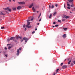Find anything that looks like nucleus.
<instances>
[{"mask_svg": "<svg viewBox=\"0 0 75 75\" xmlns=\"http://www.w3.org/2000/svg\"><path fill=\"white\" fill-rule=\"evenodd\" d=\"M31 20H32V21H33V18H32L31 19Z\"/></svg>", "mask_w": 75, "mask_h": 75, "instance_id": "nucleus-52", "label": "nucleus"}, {"mask_svg": "<svg viewBox=\"0 0 75 75\" xmlns=\"http://www.w3.org/2000/svg\"><path fill=\"white\" fill-rule=\"evenodd\" d=\"M13 1H15V0H12Z\"/></svg>", "mask_w": 75, "mask_h": 75, "instance_id": "nucleus-59", "label": "nucleus"}, {"mask_svg": "<svg viewBox=\"0 0 75 75\" xmlns=\"http://www.w3.org/2000/svg\"><path fill=\"white\" fill-rule=\"evenodd\" d=\"M70 13H72V12H70Z\"/></svg>", "mask_w": 75, "mask_h": 75, "instance_id": "nucleus-60", "label": "nucleus"}, {"mask_svg": "<svg viewBox=\"0 0 75 75\" xmlns=\"http://www.w3.org/2000/svg\"><path fill=\"white\" fill-rule=\"evenodd\" d=\"M71 60H70L68 63V65H69L70 64V63H71Z\"/></svg>", "mask_w": 75, "mask_h": 75, "instance_id": "nucleus-18", "label": "nucleus"}, {"mask_svg": "<svg viewBox=\"0 0 75 75\" xmlns=\"http://www.w3.org/2000/svg\"><path fill=\"white\" fill-rule=\"evenodd\" d=\"M52 8H54V5H52L51 6Z\"/></svg>", "mask_w": 75, "mask_h": 75, "instance_id": "nucleus-34", "label": "nucleus"}, {"mask_svg": "<svg viewBox=\"0 0 75 75\" xmlns=\"http://www.w3.org/2000/svg\"><path fill=\"white\" fill-rule=\"evenodd\" d=\"M5 50H7V47H5Z\"/></svg>", "mask_w": 75, "mask_h": 75, "instance_id": "nucleus-49", "label": "nucleus"}, {"mask_svg": "<svg viewBox=\"0 0 75 75\" xmlns=\"http://www.w3.org/2000/svg\"><path fill=\"white\" fill-rule=\"evenodd\" d=\"M71 7H74V4H73V2L71 3V5L70 6Z\"/></svg>", "mask_w": 75, "mask_h": 75, "instance_id": "nucleus-13", "label": "nucleus"}, {"mask_svg": "<svg viewBox=\"0 0 75 75\" xmlns=\"http://www.w3.org/2000/svg\"><path fill=\"white\" fill-rule=\"evenodd\" d=\"M67 6H68V7H69V6H70V5L69 4H67Z\"/></svg>", "mask_w": 75, "mask_h": 75, "instance_id": "nucleus-28", "label": "nucleus"}, {"mask_svg": "<svg viewBox=\"0 0 75 75\" xmlns=\"http://www.w3.org/2000/svg\"><path fill=\"white\" fill-rule=\"evenodd\" d=\"M58 21L59 23H61V20H58Z\"/></svg>", "mask_w": 75, "mask_h": 75, "instance_id": "nucleus-24", "label": "nucleus"}, {"mask_svg": "<svg viewBox=\"0 0 75 75\" xmlns=\"http://www.w3.org/2000/svg\"><path fill=\"white\" fill-rule=\"evenodd\" d=\"M74 9H75V7L74 8Z\"/></svg>", "mask_w": 75, "mask_h": 75, "instance_id": "nucleus-64", "label": "nucleus"}, {"mask_svg": "<svg viewBox=\"0 0 75 75\" xmlns=\"http://www.w3.org/2000/svg\"><path fill=\"white\" fill-rule=\"evenodd\" d=\"M0 15H3V16H5V13L3 11H0Z\"/></svg>", "mask_w": 75, "mask_h": 75, "instance_id": "nucleus-3", "label": "nucleus"}, {"mask_svg": "<svg viewBox=\"0 0 75 75\" xmlns=\"http://www.w3.org/2000/svg\"><path fill=\"white\" fill-rule=\"evenodd\" d=\"M30 20H28L27 21V22L28 23L26 25V26L27 27H28V28H30L31 27V26H29V25L30 24V22H28V21H30Z\"/></svg>", "mask_w": 75, "mask_h": 75, "instance_id": "nucleus-1", "label": "nucleus"}, {"mask_svg": "<svg viewBox=\"0 0 75 75\" xmlns=\"http://www.w3.org/2000/svg\"><path fill=\"white\" fill-rule=\"evenodd\" d=\"M21 42H23V39H21Z\"/></svg>", "mask_w": 75, "mask_h": 75, "instance_id": "nucleus-36", "label": "nucleus"}, {"mask_svg": "<svg viewBox=\"0 0 75 75\" xmlns=\"http://www.w3.org/2000/svg\"><path fill=\"white\" fill-rule=\"evenodd\" d=\"M41 18L39 20V21H41Z\"/></svg>", "mask_w": 75, "mask_h": 75, "instance_id": "nucleus-45", "label": "nucleus"}, {"mask_svg": "<svg viewBox=\"0 0 75 75\" xmlns=\"http://www.w3.org/2000/svg\"><path fill=\"white\" fill-rule=\"evenodd\" d=\"M37 24H38V25H39V24H40V23H38Z\"/></svg>", "mask_w": 75, "mask_h": 75, "instance_id": "nucleus-53", "label": "nucleus"}, {"mask_svg": "<svg viewBox=\"0 0 75 75\" xmlns=\"http://www.w3.org/2000/svg\"><path fill=\"white\" fill-rule=\"evenodd\" d=\"M53 75H55V73L54 72V73L53 74Z\"/></svg>", "mask_w": 75, "mask_h": 75, "instance_id": "nucleus-40", "label": "nucleus"}, {"mask_svg": "<svg viewBox=\"0 0 75 75\" xmlns=\"http://www.w3.org/2000/svg\"><path fill=\"white\" fill-rule=\"evenodd\" d=\"M68 28H63V29L64 30V31H67V29Z\"/></svg>", "mask_w": 75, "mask_h": 75, "instance_id": "nucleus-15", "label": "nucleus"}, {"mask_svg": "<svg viewBox=\"0 0 75 75\" xmlns=\"http://www.w3.org/2000/svg\"><path fill=\"white\" fill-rule=\"evenodd\" d=\"M69 58L68 59V60L69 61Z\"/></svg>", "mask_w": 75, "mask_h": 75, "instance_id": "nucleus-56", "label": "nucleus"}, {"mask_svg": "<svg viewBox=\"0 0 75 75\" xmlns=\"http://www.w3.org/2000/svg\"><path fill=\"white\" fill-rule=\"evenodd\" d=\"M39 7V6L38 5H37L36 6H35V8H38Z\"/></svg>", "mask_w": 75, "mask_h": 75, "instance_id": "nucleus-16", "label": "nucleus"}, {"mask_svg": "<svg viewBox=\"0 0 75 75\" xmlns=\"http://www.w3.org/2000/svg\"><path fill=\"white\" fill-rule=\"evenodd\" d=\"M19 54H20V52H19V50L18 49L17 50V55H19Z\"/></svg>", "mask_w": 75, "mask_h": 75, "instance_id": "nucleus-5", "label": "nucleus"}, {"mask_svg": "<svg viewBox=\"0 0 75 75\" xmlns=\"http://www.w3.org/2000/svg\"><path fill=\"white\" fill-rule=\"evenodd\" d=\"M11 48V46L9 47H8V49L10 50V49Z\"/></svg>", "mask_w": 75, "mask_h": 75, "instance_id": "nucleus-33", "label": "nucleus"}, {"mask_svg": "<svg viewBox=\"0 0 75 75\" xmlns=\"http://www.w3.org/2000/svg\"><path fill=\"white\" fill-rule=\"evenodd\" d=\"M5 10H8L9 11H11V9H9V8L7 7L5 9Z\"/></svg>", "mask_w": 75, "mask_h": 75, "instance_id": "nucleus-4", "label": "nucleus"}, {"mask_svg": "<svg viewBox=\"0 0 75 75\" xmlns=\"http://www.w3.org/2000/svg\"><path fill=\"white\" fill-rule=\"evenodd\" d=\"M9 1L11 2V0H9Z\"/></svg>", "mask_w": 75, "mask_h": 75, "instance_id": "nucleus-54", "label": "nucleus"}, {"mask_svg": "<svg viewBox=\"0 0 75 75\" xmlns=\"http://www.w3.org/2000/svg\"><path fill=\"white\" fill-rule=\"evenodd\" d=\"M27 39L26 38H24L23 39V40H27Z\"/></svg>", "mask_w": 75, "mask_h": 75, "instance_id": "nucleus-22", "label": "nucleus"}, {"mask_svg": "<svg viewBox=\"0 0 75 75\" xmlns=\"http://www.w3.org/2000/svg\"><path fill=\"white\" fill-rule=\"evenodd\" d=\"M34 33H35V31H34L32 33V34H34Z\"/></svg>", "mask_w": 75, "mask_h": 75, "instance_id": "nucleus-42", "label": "nucleus"}, {"mask_svg": "<svg viewBox=\"0 0 75 75\" xmlns=\"http://www.w3.org/2000/svg\"><path fill=\"white\" fill-rule=\"evenodd\" d=\"M33 4H34V3H32L31 5H30L29 6V8H31L32 7H33Z\"/></svg>", "mask_w": 75, "mask_h": 75, "instance_id": "nucleus-9", "label": "nucleus"}, {"mask_svg": "<svg viewBox=\"0 0 75 75\" xmlns=\"http://www.w3.org/2000/svg\"><path fill=\"white\" fill-rule=\"evenodd\" d=\"M55 6L56 7H57V6H58V4H55Z\"/></svg>", "mask_w": 75, "mask_h": 75, "instance_id": "nucleus-37", "label": "nucleus"}, {"mask_svg": "<svg viewBox=\"0 0 75 75\" xmlns=\"http://www.w3.org/2000/svg\"><path fill=\"white\" fill-rule=\"evenodd\" d=\"M67 36H66V34H64L63 35V37L64 38H65Z\"/></svg>", "mask_w": 75, "mask_h": 75, "instance_id": "nucleus-12", "label": "nucleus"}, {"mask_svg": "<svg viewBox=\"0 0 75 75\" xmlns=\"http://www.w3.org/2000/svg\"><path fill=\"white\" fill-rule=\"evenodd\" d=\"M4 27L3 26V27H1V29H4Z\"/></svg>", "mask_w": 75, "mask_h": 75, "instance_id": "nucleus-30", "label": "nucleus"}, {"mask_svg": "<svg viewBox=\"0 0 75 75\" xmlns=\"http://www.w3.org/2000/svg\"><path fill=\"white\" fill-rule=\"evenodd\" d=\"M7 45H10L8 44H7Z\"/></svg>", "mask_w": 75, "mask_h": 75, "instance_id": "nucleus-57", "label": "nucleus"}, {"mask_svg": "<svg viewBox=\"0 0 75 75\" xmlns=\"http://www.w3.org/2000/svg\"><path fill=\"white\" fill-rule=\"evenodd\" d=\"M18 4H25V2H21L18 3Z\"/></svg>", "mask_w": 75, "mask_h": 75, "instance_id": "nucleus-6", "label": "nucleus"}, {"mask_svg": "<svg viewBox=\"0 0 75 75\" xmlns=\"http://www.w3.org/2000/svg\"><path fill=\"white\" fill-rule=\"evenodd\" d=\"M52 27H54H54H55V26H53Z\"/></svg>", "mask_w": 75, "mask_h": 75, "instance_id": "nucleus-55", "label": "nucleus"}, {"mask_svg": "<svg viewBox=\"0 0 75 75\" xmlns=\"http://www.w3.org/2000/svg\"><path fill=\"white\" fill-rule=\"evenodd\" d=\"M62 20L63 21H64L65 20V19L63 18L62 19Z\"/></svg>", "mask_w": 75, "mask_h": 75, "instance_id": "nucleus-26", "label": "nucleus"}, {"mask_svg": "<svg viewBox=\"0 0 75 75\" xmlns=\"http://www.w3.org/2000/svg\"><path fill=\"white\" fill-rule=\"evenodd\" d=\"M63 18H69V17L67 16L64 15L63 16Z\"/></svg>", "mask_w": 75, "mask_h": 75, "instance_id": "nucleus-7", "label": "nucleus"}, {"mask_svg": "<svg viewBox=\"0 0 75 75\" xmlns=\"http://www.w3.org/2000/svg\"><path fill=\"white\" fill-rule=\"evenodd\" d=\"M25 30H26V28H25Z\"/></svg>", "mask_w": 75, "mask_h": 75, "instance_id": "nucleus-63", "label": "nucleus"}, {"mask_svg": "<svg viewBox=\"0 0 75 75\" xmlns=\"http://www.w3.org/2000/svg\"><path fill=\"white\" fill-rule=\"evenodd\" d=\"M14 39H15V37H11L9 39H7V41H10V40H13V41H14Z\"/></svg>", "mask_w": 75, "mask_h": 75, "instance_id": "nucleus-2", "label": "nucleus"}, {"mask_svg": "<svg viewBox=\"0 0 75 75\" xmlns=\"http://www.w3.org/2000/svg\"><path fill=\"white\" fill-rule=\"evenodd\" d=\"M58 71H59V69H58L57 70H56V74H58Z\"/></svg>", "mask_w": 75, "mask_h": 75, "instance_id": "nucleus-14", "label": "nucleus"}, {"mask_svg": "<svg viewBox=\"0 0 75 75\" xmlns=\"http://www.w3.org/2000/svg\"><path fill=\"white\" fill-rule=\"evenodd\" d=\"M67 8L68 9H70V7H67Z\"/></svg>", "mask_w": 75, "mask_h": 75, "instance_id": "nucleus-41", "label": "nucleus"}, {"mask_svg": "<svg viewBox=\"0 0 75 75\" xmlns=\"http://www.w3.org/2000/svg\"><path fill=\"white\" fill-rule=\"evenodd\" d=\"M44 8V7H43L42 8V10H43V8Z\"/></svg>", "mask_w": 75, "mask_h": 75, "instance_id": "nucleus-58", "label": "nucleus"}, {"mask_svg": "<svg viewBox=\"0 0 75 75\" xmlns=\"http://www.w3.org/2000/svg\"><path fill=\"white\" fill-rule=\"evenodd\" d=\"M19 50H21V48H20L19 49Z\"/></svg>", "mask_w": 75, "mask_h": 75, "instance_id": "nucleus-47", "label": "nucleus"}, {"mask_svg": "<svg viewBox=\"0 0 75 75\" xmlns=\"http://www.w3.org/2000/svg\"><path fill=\"white\" fill-rule=\"evenodd\" d=\"M53 24H56V23H55V22H53Z\"/></svg>", "mask_w": 75, "mask_h": 75, "instance_id": "nucleus-51", "label": "nucleus"}, {"mask_svg": "<svg viewBox=\"0 0 75 75\" xmlns=\"http://www.w3.org/2000/svg\"><path fill=\"white\" fill-rule=\"evenodd\" d=\"M51 6V5H50L49 6V8H51V6Z\"/></svg>", "mask_w": 75, "mask_h": 75, "instance_id": "nucleus-50", "label": "nucleus"}, {"mask_svg": "<svg viewBox=\"0 0 75 75\" xmlns=\"http://www.w3.org/2000/svg\"><path fill=\"white\" fill-rule=\"evenodd\" d=\"M21 6H18L17 7V10H20V9H21Z\"/></svg>", "mask_w": 75, "mask_h": 75, "instance_id": "nucleus-11", "label": "nucleus"}, {"mask_svg": "<svg viewBox=\"0 0 75 75\" xmlns=\"http://www.w3.org/2000/svg\"><path fill=\"white\" fill-rule=\"evenodd\" d=\"M67 67V65L63 66L62 67V68L63 69H65V68Z\"/></svg>", "mask_w": 75, "mask_h": 75, "instance_id": "nucleus-10", "label": "nucleus"}, {"mask_svg": "<svg viewBox=\"0 0 75 75\" xmlns=\"http://www.w3.org/2000/svg\"><path fill=\"white\" fill-rule=\"evenodd\" d=\"M69 1V2L70 3H71V2H72V1H74L73 0H68Z\"/></svg>", "mask_w": 75, "mask_h": 75, "instance_id": "nucleus-17", "label": "nucleus"}, {"mask_svg": "<svg viewBox=\"0 0 75 75\" xmlns=\"http://www.w3.org/2000/svg\"><path fill=\"white\" fill-rule=\"evenodd\" d=\"M64 8H65V4H64Z\"/></svg>", "mask_w": 75, "mask_h": 75, "instance_id": "nucleus-46", "label": "nucleus"}, {"mask_svg": "<svg viewBox=\"0 0 75 75\" xmlns=\"http://www.w3.org/2000/svg\"><path fill=\"white\" fill-rule=\"evenodd\" d=\"M41 13H40V15H39L38 18H40V16H41Z\"/></svg>", "mask_w": 75, "mask_h": 75, "instance_id": "nucleus-27", "label": "nucleus"}, {"mask_svg": "<svg viewBox=\"0 0 75 75\" xmlns=\"http://www.w3.org/2000/svg\"><path fill=\"white\" fill-rule=\"evenodd\" d=\"M59 25H55V27H58Z\"/></svg>", "mask_w": 75, "mask_h": 75, "instance_id": "nucleus-32", "label": "nucleus"}, {"mask_svg": "<svg viewBox=\"0 0 75 75\" xmlns=\"http://www.w3.org/2000/svg\"><path fill=\"white\" fill-rule=\"evenodd\" d=\"M35 31H37V28H35Z\"/></svg>", "mask_w": 75, "mask_h": 75, "instance_id": "nucleus-48", "label": "nucleus"}, {"mask_svg": "<svg viewBox=\"0 0 75 75\" xmlns=\"http://www.w3.org/2000/svg\"><path fill=\"white\" fill-rule=\"evenodd\" d=\"M51 17H52V14H51L50 15V16H49V18H51Z\"/></svg>", "mask_w": 75, "mask_h": 75, "instance_id": "nucleus-19", "label": "nucleus"}, {"mask_svg": "<svg viewBox=\"0 0 75 75\" xmlns=\"http://www.w3.org/2000/svg\"><path fill=\"white\" fill-rule=\"evenodd\" d=\"M63 65V63H62L61 64V66H62Z\"/></svg>", "mask_w": 75, "mask_h": 75, "instance_id": "nucleus-38", "label": "nucleus"}, {"mask_svg": "<svg viewBox=\"0 0 75 75\" xmlns=\"http://www.w3.org/2000/svg\"><path fill=\"white\" fill-rule=\"evenodd\" d=\"M19 36H18L16 37V39H18V38H19Z\"/></svg>", "mask_w": 75, "mask_h": 75, "instance_id": "nucleus-29", "label": "nucleus"}, {"mask_svg": "<svg viewBox=\"0 0 75 75\" xmlns=\"http://www.w3.org/2000/svg\"><path fill=\"white\" fill-rule=\"evenodd\" d=\"M5 56H6V57H7V54H5Z\"/></svg>", "mask_w": 75, "mask_h": 75, "instance_id": "nucleus-43", "label": "nucleus"}, {"mask_svg": "<svg viewBox=\"0 0 75 75\" xmlns=\"http://www.w3.org/2000/svg\"><path fill=\"white\" fill-rule=\"evenodd\" d=\"M25 27V24L23 25V27L24 28V27Z\"/></svg>", "mask_w": 75, "mask_h": 75, "instance_id": "nucleus-35", "label": "nucleus"}, {"mask_svg": "<svg viewBox=\"0 0 75 75\" xmlns=\"http://www.w3.org/2000/svg\"><path fill=\"white\" fill-rule=\"evenodd\" d=\"M19 38H20V39H21L22 38L19 36Z\"/></svg>", "mask_w": 75, "mask_h": 75, "instance_id": "nucleus-39", "label": "nucleus"}, {"mask_svg": "<svg viewBox=\"0 0 75 75\" xmlns=\"http://www.w3.org/2000/svg\"><path fill=\"white\" fill-rule=\"evenodd\" d=\"M66 59H65V60H64V61H66Z\"/></svg>", "mask_w": 75, "mask_h": 75, "instance_id": "nucleus-61", "label": "nucleus"}, {"mask_svg": "<svg viewBox=\"0 0 75 75\" xmlns=\"http://www.w3.org/2000/svg\"><path fill=\"white\" fill-rule=\"evenodd\" d=\"M17 40H14V41H15V42H16V41Z\"/></svg>", "mask_w": 75, "mask_h": 75, "instance_id": "nucleus-44", "label": "nucleus"}, {"mask_svg": "<svg viewBox=\"0 0 75 75\" xmlns=\"http://www.w3.org/2000/svg\"><path fill=\"white\" fill-rule=\"evenodd\" d=\"M67 3H69L68 2H67Z\"/></svg>", "mask_w": 75, "mask_h": 75, "instance_id": "nucleus-62", "label": "nucleus"}, {"mask_svg": "<svg viewBox=\"0 0 75 75\" xmlns=\"http://www.w3.org/2000/svg\"><path fill=\"white\" fill-rule=\"evenodd\" d=\"M13 10H16V8H13Z\"/></svg>", "mask_w": 75, "mask_h": 75, "instance_id": "nucleus-25", "label": "nucleus"}, {"mask_svg": "<svg viewBox=\"0 0 75 75\" xmlns=\"http://www.w3.org/2000/svg\"><path fill=\"white\" fill-rule=\"evenodd\" d=\"M32 10L33 11V12H35V11L36 10L35 9V8H34V6H33L32 7Z\"/></svg>", "mask_w": 75, "mask_h": 75, "instance_id": "nucleus-8", "label": "nucleus"}, {"mask_svg": "<svg viewBox=\"0 0 75 75\" xmlns=\"http://www.w3.org/2000/svg\"><path fill=\"white\" fill-rule=\"evenodd\" d=\"M73 62H72L71 63V66H72L74 65V64H73Z\"/></svg>", "mask_w": 75, "mask_h": 75, "instance_id": "nucleus-20", "label": "nucleus"}, {"mask_svg": "<svg viewBox=\"0 0 75 75\" xmlns=\"http://www.w3.org/2000/svg\"><path fill=\"white\" fill-rule=\"evenodd\" d=\"M28 39H27L26 40H25V42H27V41H28Z\"/></svg>", "mask_w": 75, "mask_h": 75, "instance_id": "nucleus-23", "label": "nucleus"}, {"mask_svg": "<svg viewBox=\"0 0 75 75\" xmlns=\"http://www.w3.org/2000/svg\"><path fill=\"white\" fill-rule=\"evenodd\" d=\"M57 14V12H55L53 14V16H55V15Z\"/></svg>", "mask_w": 75, "mask_h": 75, "instance_id": "nucleus-21", "label": "nucleus"}, {"mask_svg": "<svg viewBox=\"0 0 75 75\" xmlns=\"http://www.w3.org/2000/svg\"><path fill=\"white\" fill-rule=\"evenodd\" d=\"M72 62L74 63V64H75V61H72Z\"/></svg>", "mask_w": 75, "mask_h": 75, "instance_id": "nucleus-31", "label": "nucleus"}]
</instances>
